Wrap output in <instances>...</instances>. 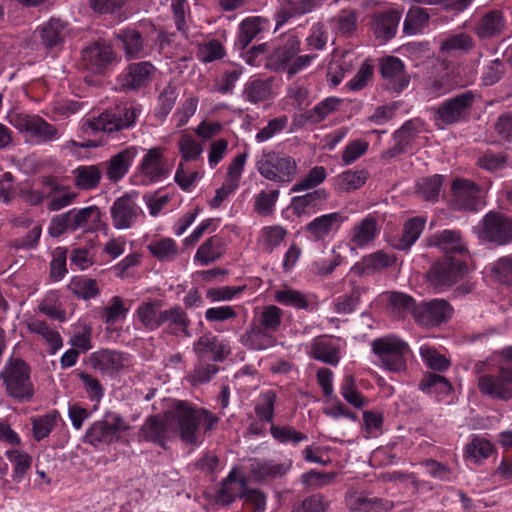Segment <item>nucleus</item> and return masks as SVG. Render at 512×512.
I'll use <instances>...</instances> for the list:
<instances>
[{"mask_svg":"<svg viewBox=\"0 0 512 512\" xmlns=\"http://www.w3.org/2000/svg\"><path fill=\"white\" fill-rule=\"evenodd\" d=\"M165 415L169 429L188 445L200 444V427L203 426L204 431L208 432L219 420L210 411L194 408L186 401H177Z\"/></svg>","mask_w":512,"mask_h":512,"instance_id":"nucleus-1","label":"nucleus"},{"mask_svg":"<svg viewBox=\"0 0 512 512\" xmlns=\"http://www.w3.org/2000/svg\"><path fill=\"white\" fill-rule=\"evenodd\" d=\"M6 395L19 403L29 402L35 389L30 366L19 358H11L0 372Z\"/></svg>","mask_w":512,"mask_h":512,"instance_id":"nucleus-2","label":"nucleus"},{"mask_svg":"<svg viewBox=\"0 0 512 512\" xmlns=\"http://www.w3.org/2000/svg\"><path fill=\"white\" fill-rule=\"evenodd\" d=\"M101 221V212L97 206L73 208L51 218L48 233L51 237H59L67 232L94 231Z\"/></svg>","mask_w":512,"mask_h":512,"instance_id":"nucleus-3","label":"nucleus"},{"mask_svg":"<svg viewBox=\"0 0 512 512\" xmlns=\"http://www.w3.org/2000/svg\"><path fill=\"white\" fill-rule=\"evenodd\" d=\"M257 171L262 177L276 183H289L297 174V164L293 157L280 152H264L256 162Z\"/></svg>","mask_w":512,"mask_h":512,"instance_id":"nucleus-4","label":"nucleus"},{"mask_svg":"<svg viewBox=\"0 0 512 512\" xmlns=\"http://www.w3.org/2000/svg\"><path fill=\"white\" fill-rule=\"evenodd\" d=\"M476 93L466 90L443 101L434 113V120L445 125L466 122L470 118Z\"/></svg>","mask_w":512,"mask_h":512,"instance_id":"nucleus-5","label":"nucleus"},{"mask_svg":"<svg viewBox=\"0 0 512 512\" xmlns=\"http://www.w3.org/2000/svg\"><path fill=\"white\" fill-rule=\"evenodd\" d=\"M372 350L385 369L392 372L405 370V356L409 352L406 342L395 336L382 337L372 342Z\"/></svg>","mask_w":512,"mask_h":512,"instance_id":"nucleus-6","label":"nucleus"},{"mask_svg":"<svg viewBox=\"0 0 512 512\" xmlns=\"http://www.w3.org/2000/svg\"><path fill=\"white\" fill-rule=\"evenodd\" d=\"M467 265L456 258L446 257L436 262L427 272L429 283L437 290L444 291L461 280L467 273Z\"/></svg>","mask_w":512,"mask_h":512,"instance_id":"nucleus-7","label":"nucleus"},{"mask_svg":"<svg viewBox=\"0 0 512 512\" xmlns=\"http://www.w3.org/2000/svg\"><path fill=\"white\" fill-rule=\"evenodd\" d=\"M478 237L496 245L511 243L512 219L501 212H488L480 223Z\"/></svg>","mask_w":512,"mask_h":512,"instance_id":"nucleus-8","label":"nucleus"},{"mask_svg":"<svg viewBox=\"0 0 512 512\" xmlns=\"http://www.w3.org/2000/svg\"><path fill=\"white\" fill-rule=\"evenodd\" d=\"M478 389L482 395L492 399H512V365H501L496 374H485L478 378Z\"/></svg>","mask_w":512,"mask_h":512,"instance_id":"nucleus-9","label":"nucleus"},{"mask_svg":"<svg viewBox=\"0 0 512 512\" xmlns=\"http://www.w3.org/2000/svg\"><path fill=\"white\" fill-rule=\"evenodd\" d=\"M130 429L119 414H108L105 419L94 422L85 434V441L94 447L118 440L117 434Z\"/></svg>","mask_w":512,"mask_h":512,"instance_id":"nucleus-10","label":"nucleus"},{"mask_svg":"<svg viewBox=\"0 0 512 512\" xmlns=\"http://www.w3.org/2000/svg\"><path fill=\"white\" fill-rule=\"evenodd\" d=\"M451 207L457 211H477L483 204V189L465 178H455L451 184Z\"/></svg>","mask_w":512,"mask_h":512,"instance_id":"nucleus-11","label":"nucleus"},{"mask_svg":"<svg viewBox=\"0 0 512 512\" xmlns=\"http://www.w3.org/2000/svg\"><path fill=\"white\" fill-rule=\"evenodd\" d=\"M139 110L133 106H125L114 113H102L99 117L88 121L91 130L108 134L118 132L134 125Z\"/></svg>","mask_w":512,"mask_h":512,"instance_id":"nucleus-12","label":"nucleus"},{"mask_svg":"<svg viewBox=\"0 0 512 512\" xmlns=\"http://www.w3.org/2000/svg\"><path fill=\"white\" fill-rule=\"evenodd\" d=\"M453 307L444 299L422 301L415 310V322L423 327H435L448 321L453 314Z\"/></svg>","mask_w":512,"mask_h":512,"instance_id":"nucleus-13","label":"nucleus"},{"mask_svg":"<svg viewBox=\"0 0 512 512\" xmlns=\"http://www.w3.org/2000/svg\"><path fill=\"white\" fill-rule=\"evenodd\" d=\"M379 66L385 90L400 93L409 86L410 75L406 72L401 59L395 56H386L380 60Z\"/></svg>","mask_w":512,"mask_h":512,"instance_id":"nucleus-14","label":"nucleus"},{"mask_svg":"<svg viewBox=\"0 0 512 512\" xmlns=\"http://www.w3.org/2000/svg\"><path fill=\"white\" fill-rule=\"evenodd\" d=\"M156 72L155 66L148 61L129 64L118 76V84L123 91H139L147 87Z\"/></svg>","mask_w":512,"mask_h":512,"instance_id":"nucleus-15","label":"nucleus"},{"mask_svg":"<svg viewBox=\"0 0 512 512\" xmlns=\"http://www.w3.org/2000/svg\"><path fill=\"white\" fill-rule=\"evenodd\" d=\"M137 192H131L117 198L111 207V218L116 229H128L136 222L142 213L136 203Z\"/></svg>","mask_w":512,"mask_h":512,"instance_id":"nucleus-16","label":"nucleus"},{"mask_svg":"<svg viewBox=\"0 0 512 512\" xmlns=\"http://www.w3.org/2000/svg\"><path fill=\"white\" fill-rule=\"evenodd\" d=\"M81 59L87 70L102 74L116 61V54L110 45L95 42L82 50Z\"/></svg>","mask_w":512,"mask_h":512,"instance_id":"nucleus-17","label":"nucleus"},{"mask_svg":"<svg viewBox=\"0 0 512 512\" xmlns=\"http://www.w3.org/2000/svg\"><path fill=\"white\" fill-rule=\"evenodd\" d=\"M15 126L31 136L37 137L43 142L51 141L57 136V129L38 116L18 115L15 119Z\"/></svg>","mask_w":512,"mask_h":512,"instance_id":"nucleus-18","label":"nucleus"},{"mask_svg":"<svg viewBox=\"0 0 512 512\" xmlns=\"http://www.w3.org/2000/svg\"><path fill=\"white\" fill-rule=\"evenodd\" d=\"M193 350L201 360L223 361L229 353L227 345L211 333L198 338Z\"/></svg>","mask_w":512,"mask_h":512,"instance_id":"nucleus-19","label":"nucleus"},{"mask_svg":"<svg viewBox=\"0 0 512 512\" xmlns=\"http://www.w3.org/2000/svg\"><path fill=\"white\" fill-rule=\"evenodd\" d=\"M138 171L150 182H157L168 175L166 161L163 157V149L151 148L144 155Z\"/></svg>","mask_w":512,"mask_h":512,"instance_id":"nucleus-20","label":"nucleus"},{"mask_svg":"<svg viewBox=\"0 0 512 512\" xmlns=\"http://www.w3.org/2000/svg\"><path fill=\"white\" fill-rule=\"evenodd\" d=\"M115 39L122 44L127 59L143 58L148 54L142 34L135 29H122L115 33Z\"/></svg>","mask_w":512,"mask_h":512,"instance_id":"nucleus-21","label":"nucleus"},{"mask_svg":"<svg viewBox=\"0 0 512 512\" xmlns=\"http://www.w3.org/2000/svg\"><path fill=\"white\" fill-rule=\"evenodd\" d=\"M506 25L503 13L500 10H490L484 13L474 27V33L480 39L498 37Z\"/></svg>","mask_w":512,"mask_h":512,"instance_id":"nucleus-22","label":"nucleus"},{"mask_svg":"<svg viewBox=\"0 0 512 512\" xmlns=\"http://www.w3.org/2000/svg\"><path fill=\"white\" fill-rule=\"evenodd\" d=\"M167 324L166 332L174 336L190 337L189 326L191 321L179 305H174L168 309L163 310L162 325Z\"/></svg>","mask_w":512,"mask_h":512,"instance_id":"nucleus-23","label":"nucleus"},{"mask_svg":"<svg viewBox=\"0 0 512 512\" xmlns=\"http://www.w3.org/2000/svg\"><path fill=\"white\" fill-rule=\"evenodd\" d=\"M308 355L331 366L338 365L341 358L339 345L330 337L315 339L310 345Z\"/></svg>","mask_w":512,"mask_h":512,"instance_id":"nucleus-24","label":"nucleus"},{"mask_svg":"<svg viewBox=\"0 0 512 512\" xmlns=\"http://www.w3.org/2000/svg\"><path fill=\"white\" fill-rule=\"evenodd\" d=\"M138 149L134 146L128 147L113 155L107 164V177L112 182H118L129 171Z\"/></svg>","mask_w":512,"mask_h":512,"instance_id":"nucleus-25","label":"nucleus"},{"mask_svg":"<svg viewBox=\"0 0 512 512\" xmlns=\"http://www.w3.org/2000/svg\"><path fill=\"white\" fill-rule=\"evenodd\" d=\"M346 502L348 508L354 512H389L394 507L393 502L390 500L363 496L356 493L347 496Z\"/></svg>","mask_w":512,"mask_h":512,"instance_id":"nucleus-26","label":"nucleus"},{"mask_svg":"<svg viewBox=\"0 0 512 512\" xmlns=\"http://www.w3.org/2000/svg\"><path fill=\"white\" fill-rule=\"evenodd\" d=\"M300 41L295 35H288L284 43L270 54L267 62V67L273 70H278L284 65L288 64L299 52Z\"/></svg>","mask_w":512,"mask_h":512,"instance_id":"nucleus-27","label":"nucleus"},{"mask_svg":"<svg viewBox=\"0 0 512 512\" xmlns=\"http://www.w3.org/2000/svg\"><path fill=\"white\" fill-rule=\"evenodd\" d=\"M395 261L394 255L379 250L364 256L353 266L352 270L359 275H370L390 267Z\"/></svg>","mask_w":512,"mask_h":512,"instance_id":"nucleus-28","label":"nucleus"},{"mask_svg":"<svg viewBox=\"0 0 512 512\" xmlns=\"http://www.w3.org/2000/svg\"><path fill=\"white\" fill-rule=\"evenodd\" d=\"M43 185L49 188L47 197L51 200L48 203L47 208L50 211H58L70 205L77 196L76 193L70 191L68 186L59 184L53 178H45L43 180Z\"/></svg>","mask_w":512,"mask_h":512,"instance_id":"nucleus-29","label":"nucleus"},{"mask_svg":"<svg viewBox=\"0 0 512 512\" xmlns=\"http://www.w3.org/2000/svg\"><path fill=\"white\" fill-rule=\"evenodd\" d=\"M169 429L168 421L162 419L160 415L149 416L140 429V437L144 441L155 443L162 448H166V433Z\"/></svg>","mask_w":512,"mask_h":512,"instance_id":"nucleus-30","label":"nucleus"},{"mask_svg":"<svg viewBox=\"0 0 512 512\" xmlns=\"http://www.w3.org/2000/svg\"><path fill=\"white\" fill-rule=\"evenodd\" d=\"M271 331L263 329V327L252 320L249 329L241 336V342L246 347L253 350H265L272 347L275 343Z\"/></svg>","mask_w":512,"mask_h":512,"instance_id":"nucleus-31","label":"nucleus"},{"mask_svg":"<svg viewBox=\"0 0 512 512\" xmlns=\"http://www.w3.org/2000/svg\"><path fill=\"white\" fill-rule=\"evenodd\" d=\"M428 245L440 248L445 252L463 253L466 251V245L463 241L461 232L458 230L445 229L428 238Z\"/></svg>","mask_w":512,"mask_h":512,"instance_id":"nucleus-32","label":"nucleus"},{"mask_svg":"<svg viewBox=\"0 0 512 512\" xmlns=\"http://www.w3.org/2000/svg\"><path fill=\"white\" fill-rule=\"evenodd\" d=\"M123 353L112 350H101L90 356L91 367L102 373L120 371L124 367Z\"/></svg>","mask_w":512,"mask_h":512,"instance_id":"nucleus-33","label":"nucleus"},{"mask_svg":"<svg viewBox=\"0 0 512 512\" xmlns=\"http://www.w3.org/2000/svg\"><path fill=\"white\" fill-rule=\"evenodd\" d=\"M163 302L158 299L141 303L136 315L141 324L148 330H156L162 326Z\"/></svg>","mask_w":512,"mask_h":512,"instance_id":"nucleus-34","label":"nucleus"},{"mask_svg":"<svg viewBox=\"0 0 512 512\" xmlns=\"http://www.w3.org/2000/svg\"><path fill=\"white\" fill-rule=\"evenodd\" d=\"M267 20L262 17H248L239 25V34L235 47L244 51L245 48L265 29Z\"/></svg>","mask_w":512,"mask_h":512,"instance_id":"nucleus-35","label":"nucleus"},{"mask_svg":"<svg viewBox=\"0 0 512 512\" xmlns=\"http://www.w3.org/2000/svg\"><path fill=\"white\" fill-rule=\"evenodd\" d=\"M343 220L344 218L338 212H333L313 219L305 229L314 240L318 241L326 237L334 227L338 228Z\"/></svg>","mask_w":512,"mask_h":512,"instance_id":"nucleus-36","label":"nucleus"},{"mask_svg":"<svg viewBox=\"0 0 512 512\" xmlns=\"http://www.w3.org/2000/svg\"><path fill=\"white\" fill-rule=\"evenodd\" d=\"M379 233L375 217L369 215L354 225L350 232V241L357 247H364L371 243Z\"/></svg>","mask_w":512,"mask_h":512,"instance_id":"nucleus-37","label":"nucleus"},{"mask_svg":"<svg viewBox=\"0 0 512 512\" xmlns=\"http://www.w3.org/2000/svg\"><path fill=\"white\" fill-rule=\"evenodd\" d=\"M425 222V219L422 217H413L407 220L400 237L392 243L393 247L401 251L410 249L421 235Z\"/></svg>","mask_w":512,"mask_h":512,"instance_id":"nucleus-38","label":"nucleus"},{"mask_svg":"<svg viewBox=\"0 0 512 512\" xmlns=\"http://www.w3.org/2000/svg\"><path fill=\"white\" fill-rule=\"evenodd\" d=\"M401 14L396 9L380 13L374 18V33L378 38L389 40L396 34Z\"/></svg>","mask_w":512,"mask_h":512,"instance_id":"nucleus-39","label":"nucleus"},{"mask_svg":"<svg viewBox=\"0 0 512 512\" xmlns=\"http://www.w3.org/2000/svg\"><path fill=\"white\" fill-rule=\"evenodd\" d=\"M328 193L325 189H317L312 192H308L302 196H295L291 200V207L293 212L301 216L307 213L308 210H318L326 202Z\"/></svg>","mask_w":512,"mask_h":512,"instance_id":"nucleus-40","label":"nucleus"},{"mask_svg":"<svg viewBox=\"0 0 512 512\" xmlns=\"http://www.w3.org/2000/svg\"><path fill=\"white\" fill-rule=\"evenodd\" d=\"M36 32L39 33L42 44L46 48L52 49L63 43L66 34V27L60 20L52 18L47 23L39 27Z\"/></svg>","mask_w":512,"mask_h":512,"instance_id":"nucleus-41","label":"nucleus"},{"mask_svg":"<svg viewBox=\"0 0 512 512\" xmlns=\"http://www.w3.org/2000/svg\"><path fill=\"white\" fill-rule=\"evenodd\" d=\"M225 252V244L223 239L218 236H212L203 242L196 251L194 260L201 265H208L223 256Z\"/></svg>","mask_w":512,"mask_h":512,"instance_id":"nucleus-42","label":"nucleus"},{"mask_svg":"<svg viewBox=\"0 0 512 512\" xmlns=\"http://www.w3.org/2000/svg\"><path fill=\"white\" fill-rule=\"evenodd\" d=\"M290 465L273 461H255L250 465V472L258 482L272 480L284 476Z\"/></svg>","mask_w":512,"mask_h":512,"instance_id":"nucleus-43","label":"nucleus"},{"mask_svg":"<svg viewBox=\"0 0 512 512\" xmlns=\"http://www.w3.org/2000/svg\"><path fill=\"white\" fill-rule=\"evenodd\" d=\"M74 183L81 190L96 188L101 180L102 172L97 165L79 166L72 171Z\"/></svg>","mask_w":512,"mask_h":512,"instance_id":"nucleus-44","label":"nucleus"},{"mask_svg":"<svg viewBox=\"0 0 512 512\" xmlns=\"http://www.w3.org/2000/svg\"><path fill=\"white\" fill-rule=\"evenodd\" d=\"M241 491L239 497L244 500V505L250 512H265L267 496L260 489L249 488L246 479L239 480Z\"/></svg>","mask_w":512,"mask_h":512,"instance_id":"nucleus-45","label":"nucleus"},{"mask_svg":"<svg viewBox=\"0 0 512 512\" xmlns=\"http://www.w3.org/2000/svg\"><path fill=\"white\" fill-rule=\"evenodd\" d=\"M430 16L426 9L412 6L406 15L403 23V31L407 35L421 33L429 23Z\"/></svg>","mask_w":512,"mask_h":512,"instance_id":"nucleus-46","label":"nucleus"},{"mask_svg":"<svg viewBox=\"0 0 512 512\" xmlns=\"http://www.w3.org/2000/svg\"><path fill=\"white\" fill-rule=\"evenodd\" d=\"M27 328L31 333L42 337L50 347L52 353H55L62 347V338L57 331L52 330L44 321L35 319L27 323Z\"/></svg>","mask_w":512,"mask_h":512,"instance_id":"nucleus-47","label":"nucleus"},{"mask_svg":"<svg viewBox=\"0 0 512 512\" xmlns=\"http://www.w3.org/2000/svg\"><path fill=\"white\" fill-rule=\"evenodd\" d=\"M148 251L162 262L173 261L178 255V247L172 238L153 240L147 245Z\"/></svg>","mask_w":512,"mask_h":512,"instance_id":"nucleus-48","label":"nucleus"},{"mask_svg":"<svg viewBox=\"0 0 512 512\" xmlns=\"http://www.w3.org/2000/svg\"><path fill=\"white\" fill-rule=\"evenodd\" d=\"M444 176L435 174L421 178L417 183V192L425 201L436 202L439 199Z\"/></svg>","mask_w":512,"mask_h":512,"instance_id":"nucleus-49","label":"nucleus"},{"mask_svg":"<svg viewBox=\"0 0 512 512\" xmlns=\"http://www.w3.org/2000/svg\"><path fill=\"white\" fill-rule=\"evenodd\" d=\"M341 99L336 97H328L318 103L315 107L307 110L302 114L305 121L316 124L323 121L329 114L336 111L341 103Z\"/></svg>","mask_w":512,"mask_h":512,"instance_id":"nucleus-50","label":"nucleus"},{"mask_svg":"<svg viewBox=\"0 0 512 512\" xmlns=\"http://www.w3.org/2000/svg\"><path fill=\"white\" fill-rule=\"evenodd\" d=\"M366 292L364 286L351 283V290L348 294L337 298L334 309L339 314H349L355 311L360 303L361 296Z\"/></svg>","mask_w":512,"mask_h":512,"instance_id":"nucleus-51","label":"nucleus"},{"mask_svg":"<svg viewBox=\"0 0 512 512\" xmlns=\"http://www.w3.org/2000/svg\"><path fill=\"white\" fill-rule=\"evenodd\" d=\"M283 315V310L278 306L267 305L254 317V320L258 322L263 329L275 333L281 326Z\"/></svg>","mask_w":512,"mask_h":512,"instance_id":"nucleus-52","label":"nucleus"},{"mask_svg":"<svg viewBox=\"0 0 512 512\" xmlns=\"http://www.w3.org/2000/svg\"><path fill=\"white\" fill-rule=\"evenodd\" d=\"M319 0H287V8L278 13V24L286 22L290 17L304 15L312 12L318 5Z\"/></svg>","mask_w":512,"mask_h":512,"instance_id":"nucleus-53","label":"nucleus"},{"mask_svg":"<svg viewBox=\"0 0 512 512\" xmlns=\"http://www.w3.org/2000/svg\"><path fill=\"white\" fill-rule=\"evenodd\" d=\"M493 451L494 447L491 442L482 437H474L465 448L466 458L473 463L487 459Z\"/></svg>","mask_w":512,"mask_h":512,"instance_id":"nucleus-54","label":"nucleus"},{"mask_svg":"<svg viewBox=\"0 0 512 512\" xmlns=\"http://www.w3.org/2000/svg\"><path fill=\"white\" fill-rule=\"evenodd\" d=\"M6 457L13 465V480H22L31 468L32 457L27 452L17 449L6 451Z\"/></svg>","mask_w":512,"mask_h":512,"instance_id":"nucleus-55","label":"nucleus"},{"mask_svg":"<svg viewBox=\"0 0 512 512\" xmlns=\"http://www.w3.org/2000/svg\"><path fill=\"white\" fill-rule=\"evenodd\" d=\"M474 45L472 36L467 33H459L440 40L439 50L442 53H450L454 51L467 52L473 49Z\"/></svg>","mask_w":512,"mask_h":512,"instance_id":"nucleus-56","label":"nucleus"},{"mask_svg":"<svg viewBox=\"0 0 512 512\" xmlns=\"http://www.w3.org/2000/svg\"><path fill=\"white\" fill-rule=\"evenodd\" d=\"M419 389L426 393L447 394L452 390V385L444 376L427 373L420 381Z\"/></svg>","mask_w":512,"mask_h":512,"instance_id":"nucleus-57","label":"nucleus"},{"mask_svg":"<svg viewBox=\"0 0 512 512\" xmlns=\"http://www.w3.org/2000/svg\"><path fill=\"white\" fill-rule=\"evenodd\" d=\"M274 297L278 303L297 309L307 310L311 304L305 294L290 288L276 291Z\"/></svg>","mask_w":512,"mask_h":512,"instance_id":"nucleus-58","label":"nucleus"},{"mask_svg":"<svg viewBox=\"0 0 512 512\" xmlns=\"http://www.w3.org/2000/svg\"><path fill=\"white\" fill-rule=\"evenodd\" d=\"M275 402L276 393L273 390H267L260 394L254 411L261 421L267 423L273 422Z\"/></svg>","mask_w":512,"mask_h":512,"instance_id":"nucleus-59","label":"nucleus"},{"mask_svg":"<svg viewBox=\"0 0 512 512\" xmlns=\"http://www.w3.org/2000/svg\"><path fill=\"white\" fill-rule=\"evenodd\" d=\"M368 172L361 170H348L340 174L337 178V186L341 191H352L363 186L367 180Z\"/></svg>","mask_w":512,"mask_h":512,"instance_id":"nucleus-60","label":"nucleus"},{"mask_svg":"<svg viewBox=\"0 0 512 512\" xmlns=\"http://www.w3.org/2000/svg\"><path fill=\"white\" fill-rule=\"evenodd\" d=\"M69 288L74 295L84 300L95 298L100 293L96 280L86 277L74 278Z\"/></svg>","mask_w":512,"mask_h":512,"instance_id":"nucleus-61","label":"nucleus"},{"mask_svg":"<svg viewBox=\"0 0 512 512\" xmlns=\"http://www.w3.org/2000/svg\"><path fill=\"white\" fill-rule=\"evenodd\" d=\"M243 94L248 101L258 103L269 98L271 85L268 81L256 79L245 85Z\"/></svg>","mask_w":512,"mask_h":512,"instance_id":"nucleus-62","label":"nucleus"},{"mask_svg":"<svg viewBox=\"0 0 512 512\" xmlns=\"http://www.w3.org/2000/svg\"><path fill=\"white\" fill-rule=\"evenodd\" d=\"M326 176V169L323 166H315L302 180L293 185L291 193L313 189L324 182Z\"/></svg>","mask_w":512,"mask_h":512,"instance_id":"nucleus-63","label":"nucleus"},{"mask_svg":"<svg viewBox=\"0 0 512 512\" xmlns=\"http://www.w3.org/2000/svg\"><path fill=\"white\" fill-rule=\"evenodd\" d=\"M507 162L508 156L506 154L488 150L477 158L476 164L489 172H496L504 169Z\"/></svg>","mask_w":512,"mask_h":512,"instance_id":"nucleus-64","label":"nucleus"}]
</instances>
